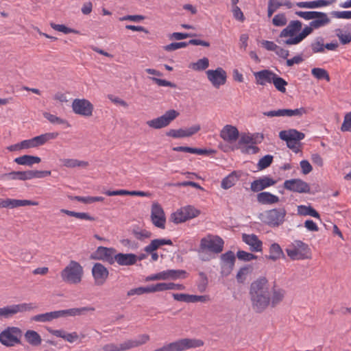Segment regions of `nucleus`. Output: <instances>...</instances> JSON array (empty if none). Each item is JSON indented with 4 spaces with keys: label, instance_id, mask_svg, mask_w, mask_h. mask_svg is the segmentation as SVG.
I'll list each match as a JSON object with an SVG mask.
<instances>
[{
    "label": "nucleus",
    "instance_id": "1",
    "mask_svg": "<svg viewBox=\"0 0 351 351\" xmlns=\"http://www.w3.org/2000/svg\"><path fill=\"white\" fill-rule=\"evenodd\" d=\"M271 289L265 277L253 281L250 287V296L252 308L257 313L264 311L270 304Z\"/></svg>",
    "mask_w": 351,
    "mask_h": 351
},
{
    "label": "nucleus",
    "instance_id": "2",
    "mask_svg": "<svg viewBox=\"0 0 351 351\" xmlns=\"http://www.w3.org/2000/svg\"><path fill=\"white\" fill-rule=\"evenodd\" d=\"M95 310V308L92 306H84L80 308L59 310L34 315L31 318V319L32 321L37 322H49L60 317L82 315L87 312L94 311Z\"/></svg>",
    "mask_w": 351,
    "mask_h": 351
},
{
    "label": "nucleus",
    "instance_id": "3",
    "mask_svg": "<svg viewBox=\"0 0 351 351\" xmlns=\"http://www.w3.org/2000/svg\"><path fill=\"white\" fill-rule=\"evenodd\" d=\"M83 274L84 269L82 266L75 261H71L60 272L62 281L70 285L80 283Z\"/></svg>",
    "mask_w": 351,
    "mask_h": 351
},
{
    "label": "nucleus",
    "instance_id": "4",
    "mask_svg": "<svg viewBox=\"0 0 351 351\" xmlns=\"http://www.w3.org/2000/svg\"><path fill=\"white\" fill-rule=\"evenodd\" d=\"M203 345L204 342L200 339L184 338L165 344L162 347L157 348L154 351H184L199 348Z\"/></svg>",
    "mask_w": 351,
    "mask_h": 351
},
{
    "label": "nucleus",
    "instance_id": "5",
    "mask_svg": "<svg viewBox=\"0 0 351 351\" xmlns=\"http://www.w3.org/2000/svg\"><path fill=\"white\" fill-rule=\"evenodd\" d=\"M287 256L291 260H305L310 258L311 251L308 245L300 240H295L286 249Z\"/></svg>",
    "mask_w": 351,
    "mask_h": 351
},
{
    "label": "nucleus",
    "instance_id": "6",
    "mask_svg": "<svg viewBox=\"0 0 351 351\" xmlns=\"http://www.w3.org/2000/svg\"><path fill=\"white\" fill-rule=\"evenodd\" d=\"M305 134L295 129L282 130L279 132V138L286 142L287 147L295 153L300 151V141L303 140Z\"/></svg>",
    "mask_w": 351,
    "mask_h": 351
},
{
    "label": "nucleus",
    "instance_id": "7",
    "mask_svg": "<svg viewBox=\"0 0 351 351\" xmlns=\"http://www.w3.org/2000/svg\"><path fill=\"white\" fill-rule=\"evenodd\" d=\"M302 27V23L300 21H299V20L291 21L288 23V25L286 26V27H285L280 32L277 42L279 44H282V45H287V46L297 45L298 44H289V43L288 44L286 43V41L296 36L301 31Z\"/></svg>",
    "mask_w": 351,
    "mask_h": 351
},
{
    "label": "nucleus",
    "instance_id": "8",
    "mask_svg": "<svg viewBox=\"0 0 351 351\" xmlns=\"http://www.w3.org/2000/svg\"><path fill=\"white\" fill-rule=\"evenodd\" d=\"M224 242L223 239L216 235L208 234L200 241L199 252L203 253L206 250L219 254L222 252Z\"/></svg>",
    "mask_w": 351,
    "mask_h": 351
},
{
    "label": "nucleus",
    "instance_id": "9",
    "mask_svg": "<svg viewBox=\"0 0 351 351\" xmlns=\"http://www.w3.org/2000/svg\"><path fill=\"white\" fill-rule=\"evenodd\" d=\"M22 331L18 327H8L0 333V342L7 347H12L21 343Z\"/></svg>",
    "mask_w": 351,
    "mask_h": 351
},
{
    "label": "nucleus",
    "instance_id": "10",
    "mask_svg": "<svg viewBox=\"0 0 351 351\" xmlns=\"http://www.w3.org/2000/svg\"><path fill=\"white\" fill-rule=\"evenodd\" d=\"M179 116V112L176 110H167L162 116L149 120L147 125L153 129H161L168 126L174 119Z\"/></svg>",
    "mask_w": 351,
    "mask_h": 351
},
{
    "label": "nucleus",
    "instance_id": "11",
    "mask_svg": "<svg viewBox=\"0 0 351 351\" xmlns=\"http://www.w3.org/2000/svg\"><path fill=\"white\" fill-rule=\"evenodd\" d=\"M287 211L284 208L269 210L265 213V222L271 227H278L282 224Z\"/></svg>",
    "mask_w": 351,
    "mask_h": 351
},
{
    "label": "nucleus",
    "instance_id": "12",
    "mask_svg": "<svg viewBox=\"0 0 351 351\" xmlns=\"http://www.w3.org/2000/svg\"><path fill=\"white\" fill-rule=\"evenodd\" d=\"M206 73L208 80L215 88H218L226 82L227 73L221 67H217L215 70H207Z\"/></svg>",
    "mask_w": 351,
    "mask_h": 351
},
{
    "label": "nucleus",
    "instance_id": "13",
    "mask_svg": "<svg viewBox=\"0 0 351 351\" xmlns=\"http://www.w3.org/2000/svg\"><path fill=\"white\" fill-rule=\"evenodd\" d=\"M72 109L77 114L90 117L93 114V106L87 99H75L72 103Z\"/></svg>",
    "mask_w": 351,
    "mask_h": 351
},
{
    "label": "nucleus",
    "instance_id": "14",
    "mask_svg": "<svg viewBox=\"0 0 351 351\" xmlns=\"http://www.w3.org/2000/svg\"><path fill=\"white\" fill-rule=\"evenodd\" d=\"M116 250L112 247L99 246L95 252L91 254V258L95 260H101L110 265L114 264V257H115Z\"/></svg>",
    "mask_w": 351,
    "mask_h": 351
},
{
    "label": "nucleus",
    "instance_id": "15",
    "mask_svg": "<svg viewBox=\"0 0 351 351\" xmlns=\"http://www.w3.org/2000/svg\"><path fill=\"white\" fill-rule=\"evenodd\" d=\"M151 219L156 227L162 229L165 228V215L162 206L158 202L153 203L152 206Z\"/></svg>",
    "mask_w": 351,
    "mask_h": 351
},
{
    "label": "nucleus",
    "instance_id": "16",
    "mask_svg": "<svg viewBox=\"0 0 351 351\" xmlns=\"http://www.w3.org/2000/svg\"><path fill=\"white\" fill-rule=\"evenodd\" d=\"M284 188L290 191L299 193L310 192L309 184L301 179L287 180L284 182Z\"/></svg>",
    "mask_w": 351,
    "mask_h": 351
},
{
    "label": "nucleus",
    "instance_id": "17",
    "mask_svg": "<svg viewBox=\"0 0 351 351\" xmlns=\"http://www.w3.org/2000/svg\"><path fill=\"white\" fill-rule=\"evenodd\" d=\"M91 271L95 285L97 286L103 285L106 282L109 276V271L108 269L99 263H96L94 264Z\"/></svg>",
    "mask_w": 351,
    "mask_h": 351
},
{
    "label": "nucleus",
    "instance_id": "18",
    "mask_svg": "<svg viewBox=\"0 0 351 351\" xmlns=\"http://www.w3.org/2000/svg\"><path fill=\"white\" fill-rule=\"evenodd\" d=\"M235 262V255L232 251H228L221 256V274L228 276L232 272Z\"/></svg>",
    "mask_w": 351,
    "mask_h": 351
},
{
    "label": "nucleus",
    "instance_id": "19",
    "mask_svg": "<svg viewBox=\"0 0 351 351\" xmlns=\"http://www.w3.org/2000/svg\"><path fill=\"white\" fill-rule=\"evenodd\" d=\"M173 244L171 239H156L151 241V243L145 247L144 251L147 254H150L152 261H156L158 259V254L156 250L160 246L164 245H171Z\"/></svg>",
    "mask_w": 351,
    "mask_h": 351
},
{
    "label": "nucleus",
    "instance_id": "20",
    "mask_svg": "<svg viewBox=\"0 0 351 351\" xmlns=\"http://www.w3.org/2000/svg\"><path fill=\"white\" fill-rule=\"evenodd\" d=\"M200 129V125L197 124L189 128L171 129L166 133V135L174 138L189 137L199 132Z\"/></svg>",
    "mask_w": 351,
    "mask_h": 351
},
{
    "label": "nucleus",
    "instance_id": "21",
    "mask_svg": "<svg viewBox=\"0 0 351 351\" xmlns=\"http://www.w3.org/2000/svg\"><path fill=\"white\" fill-rule=\"evenodd\" d=\"M276 181L269 176H263L251 183L250 189L253 192H259L274 185Z\"/></svg>",
    "mask_w": 351,
    "mask_h": 351
},
{
    "label": "nucleus",
    "instance_id": "22",
    "mask_svg": "<svg viewBox=\"0 0 351 351\" xmlns=\"http://www.w3.org/2000/svg\"><path fill=\"white\" fill-rule=\"evenodd\" d=\"M117 263L120 266H130L136 263L137 256L134 254H123L118 253L115 254L114 257V263Z\"/></svg>",
    "mask_w": 351,
    "mask_h": 351
},
{
    "label": "nucleus",
    "instance_id": "23",
    "mask_svg": "<svg viewBox=\"0 0 351 351\" xmlns=\"http://www.w3.org/2000/svg\"><path fill=\"white\" fill-rule=\"evenodd\" d=\"M286 295V291L278 286L274 285L270 292V304L272 308L281 303Z\"/></svg>",
    "mask_w": 351,
    "mask_h": 351
},
{
    "label": "nucleus",
    "instance_id": "24",
    "mask_svg": "<svg viewBox=\"0 0 351 351\" xmlns=\"http://www.w3.org/2000/svg\"><path fill=\"white\" fill-rule=\"evenodd\" d=\"M275 73L269 69H263L254 73L256 84L265 86L267 83L271 84Z\"/></svg>",
    "mask_w": 351,
    "mask_h": 351
},
{
    "label": "nucleus",
    "instance_id": "25",
    "mask_svg": "<svg viewBox=\"0 0 351 351\" xmlns=\"http://www.w3.org/2000/svg\"><path fill=\"white\" fill-rule=\"evenodd\" d=\"M239 131L237 128L231 125H226L223 128L220 132V136L227 142H234L239 138Z\"/></svg>",
    "mask_w": 351,
    "mask_h": 351
},
{
    "label": "nucleus",
    "instance_id": "26",
    "mask_svg": "<svg viewBox=\"0 0 351 351\" xmlns=\"http://www.w3.org/2000/svg\"><path fill=\"white\" fill-rule=\"evenodd\" d=\"M243 241L250 247L252 252H261L263 242L256 234H243L242 236Z\"/></svg>",
    "mask_w": 351,
    "mask_h": 351
},
{
    "label": "nucleus",
    "instance_id": "27",
    "mask_svg": "<svg viewBox=\"0 0 351 351\" xmlns=\"http://www.w3.org/2000/svg\"><path fill=\"white\" fill-rule=\"evenodd\" d=\"M314 19L310 22L311 26H313L316 29L328 25L330 23V19L328 14L322 12H315Z\"/></svg>",
    "mask_w": 351,
    "mask_h": 351
},
{
    "label": "nucleus",
    "instance_id": "28",
    "mask_svg": "<svg viewBox=\"0 0 351 351\" xmlns=\"http://www.w3.org/2000/svg\"><path fill=\"white\" fill-rule=\"evenodd\" d=\"M47 331L50 334L57 337L62 338L63 339L71 343L76 341L79 338V336L76 332L67 333L64 330H54L51 328H47Z\"/></svg>",
    "mask_w": 351,
    "mask_h": 351
},
{
    "label": "nucleus",
    "instance_id": "29",
    "mask_svg": "<svg viewBox=\"0 0 351 351\" xmlns=\"http://www.w3.org/2000/svg\"><path fill=\"white\" fill-rule=\"evenodd\" d=\"M314 29H316L313 26H311V23H309L308 25H306L303 29L302 28L301 31L296 36L287 40L286 43L288 44H300L310 35Z\"/></svg>",
    "mask_w": 351,
    "mask_h": 351
},
{
    "label": "nucleus",
    "instance_id": "30",
    "mask_svg": "<svg viewBox=\"0 0 351 351\" xmlns=\"http://www.w3.org/2000/svg\"><path fill=\"white\" fill-rule=\"evenodd\" d=\"M256 199L258 203L265 205H271L279 202V197L269 192H261L257 194Z\"/></svg>",
    "mask_w": 351,
    "mask_h": 351
},
{
    "label": "nucleus",
    "instance_id": "31",
    "mask_svg": "<svg viewBox=\"0 0 351 351\" xmlns=\"http://www.w3.org/2000/svg\"><path fill=\"white\" fill-rule=\"evenodd\" d=\"M162 280L185 278L186 272L182 269H167L161 271Z\"/></svg>",
    "mask_w": 351,
    "mask_h": 351
},
{
    "label": "nucleus",
    "instance_id": "32",
    "mask_svg": "<svg viewBox=\"0 0 351 351\" xmlns=\"http://www.w3.org/2000/svg\"><path fill=\"white\" fill-rule=\"evenodd\" d=\"M153 289L154 293L167 290H184L185 287L182 284H175L173 282H160L153 285Z\"/></svg>",
    "mask_w": 351,
    "mask_h": 351
},
{
    "label": "nucleus",
    "instance_id": "33",
    "mask_svg": "<svg viewBox=\"0 0 351 351\" xmlns=\"http://www.w3.org/2000/svg\"><path fill=\"white\" fill-rule=\"evenodd\" d=\"M14 161L20 165L32 166L34 164L40 162L41 159L38 156L31 155H23L22 156L16 158Z\"/></svg>",
    "mask_w": 351,
    "mask_h": 351
},
{
    "label": "nucleus",
    "instance_id": "34",
    "mask_svg": "<svg viewBox=\"0 0 351 351\" xmlns=\"http://www.w3.org/2000/svg\"><path fill=\"white\" fill-rule=\"evenodd\" d=\"M60 162L63 167L67 168L86 167L88 162L84 160H80L75 158H60Z\"/></svg>",
    "mask_w": 351,
    "mask_h": 351
},
{
    "label": "nucleus",
    "instance_id": "35",
    "mask_svg": "<svg viewBox=\"0 0 351 351\" xmlns=\"http://www.w3.org/2000/svg\"><path fill=\"white\" fill-rule=\"evenodd\" d=\"M24 337L27 342L32 346H38L41 344V337L35 330H27L24 335Z\"/></svg>",
    "mask_w": 351,
    "mask_h": 351
},
{
    "label": "nucleus",
    "instance_id": "36",
    "mask_svg": "<svg viewBox=\"0 0 351 351\" xmlns=\"http://www.w3.org/2000/svg\"><path fill=\"white\" fill-rule=\"evenodd\" d=\"M58 132H47L34 137V145L36 147L45 144L50 140L55 139L58 136Z\"/></svg>",
    "mask_w": 351,
    "mask_h": 351
},
{
    "label": "nucleus",
    "instance_id": "37",
    "mask_svg": "<svg viewBox=\"0 0 351 351\" xmlns=\"http://www.w3.org/2000/svg\"><path fill=\"white\" fill-rule=\"evenodd\" d=\"M8 208H14L20 206H36L38 204L37 202H33L27 199H16L7 198Z\"/></svg>",
    "mask_w": 351,
    "mask_h": 351
},
{
    "label": "nucleus",
    "instance_id": "38",
    "mask_svg": "<svg viewBox=\"0 0 351 351\" xmlns=\"http://www.w3.org/2000/svg\"><path fill=\"white\" fill-rule=\"evenodd\" d=\"M268 258L274 261L285 258L284 252L279 244L274 243L270 245Z\"/></svg>",
    "mask_w": 351,
    "mask_h": 351
},
{
    "label": "nucleus",
    "instance_id": "39",
    "mask_svg": "<svg viewBox=\"0 0 351 351\" xmlns=\"http://www.w3.org/2000/svg\"><path fill=\"white\" fill-rule=\"evenodd\" d=\"M239 180V176L236 172H232L225 177L221 182V186L223 189H228L236 184Z\"/></svg>",
    "mask_w": 351,
    "mask_h": 351
},
{
    "label": "nucleus",
    "instance_id": "40",
    "mask_svg": "<svg viewBox=\"0 0 351 351\" xmlns=\"http://www.w3.org/2000/svg\"><path fill=\"white\" fill-rule=\"evenodd\" d=\"M298 214L302 216H311L317 219L320 218L319 214L311 206H298Z\"/></svg>",
    "mask_w": 351,
    "mask_h": 351
},
{
    "label": "nucleus",
    "instance_id": "41",
    "mask_svg": "<svg viewBox=\"0 0 351 351\" xmlns=\"http://www.w3.org/2000/svg\"><path fill=\"white\" fill-rule=\"evenodd\" d=\"M29 170L25 171H12L5 173L3 177L8 180H29Z\"/></svg>",
    "mask_w": 351,
    "mask_h": 351
},
{
    "label": "nucleus",
    "instance_id": "42",
    "mask_svg": "<svg viewBox=\"0 0 351 351\" xmlns=\"http://www.w3.org/2000/svg\"><path fill=\"white\" fill-rule=\"evenodd\" d=\"M312 53L324 52V39L322 36L316 37L310 44Z\"/></svg>",
    "mask_w": 351,
    "mask_h": 351
},
{
    "label": "nucleus",
    "instance_id": "43",
    "mask_svg": "<svg viewBox=\"0 0 351 351\" xmlns=\"http://www.w3.org/2000/svg\"><path fill=\"white\" fill-rule=\"evenodd\" d=\"M307 111L304 108L292 109H281L282 117H298L306 114Z\"/></svg>",
    "mask_w": 351,
    "mask_h": 351
},
{
    "label": "nucleus",
    "instance_id": "44",
    "mask_svg": "<svg viewBox=\"0 0 351 351\" xmlns=\"http://www.w3.org/2000/svg\"><path fill=\"white\" fill-rule=\"evenodd\" d=\"M154 293L153 285L147 287H139L137 288L132 289L127 293L128 296H132L134 295H141L144 293Z\"/></svg>",
    "mask_w": 351,
    "mask_h": 351
},
{
    "label": "nucleus",
    "instance_id": "45",
    "mask_svg": "<svg viewBox=\"0 0 351 351\" xmlns=\"http://www.w3.org/2000/svg\"><path fill=\"white\" fill-rule=\"evenodd\" d=\"M16 313H24L27 311H31L38 307L36 303L29 302V303H21L18 304H14Z\"/></svg>",
    "mask_w": 351,
    "mask_h": 351
},
{
    "label": "nucleus",
    "instance_id": "46",
    "mask_svg": "<svg viewBox=\"0 0 351 351\" xmlns=\"http://www.w3.org/2000/svg\"><path fill=\"white\" fill-rule=\"evenodd\" d=\"M271 83L274 84L275 88L281 93L286 92L285 86L287 85V82L281 77L278 76L276 73L274 74Z\"/></svg>",
    "mask_w": 351,
    "mask_h": 351
},
{
    "label": "nucleus",
    "instance_id": "47",
    "mask_svg": "<svg viewBox=\"0 0 351 351\" xmlns=\"http://www.w3.org/2000/svg\"><path fill=\"white\" fill-rule=\"evenodd\" d=\"M209 66V60L207 58L198 60L196 62L192 63L190 67L195 71H204Z\"/></svg>",
    "mask_w": 351,
    "mask_h": 351
},
{
    "label": "nucleus",
    "instance_id": "48",
    "mask_svg": "<svg viewBox=\"0 0 351 351\" xmlns=\"http://www.w3.org/2000/svg\"><path fill=\"white\" fill-rule=\"evenodd\" d=\"M288 20L285 13H278L272 19V24L276 27H283L287 24Z\"/></svg>",
    "mask_w": 351,
    "mask_h": 351
},
{
    "label": "nucleus",
    "instance_id": "49",
    "mask_svg": "<svg viewBox=\"0 0 351 351\" xmlns=\"http://www.w3.org/2000/svg\"><path fill=\"white\" fill-rule=\"evenodd\" d=\"M72 199H75L78 202H83L84 204H91L95 202H103L104 200V197L98 196V197H82V196H75L71 198Z\"/></svg>",
    "mask_w": 351,
    "mask_h": 351
},
{
    "label": "nucleus",
    "instance_id": "50",
    "mask_svg": "<svg viewBox=\"0 0 351 351\" xmlns=\"http://www.w3.org/2000/svg\"><path fill=\"white\" fill-rule=\"evenodd\" d=\"M16 314L14 304L0 308V317L3 318L8 319Z\"/></svg>",
    "mask_w": 351,
    "mask_h": 351
},
{
    "label": "nucleus",
    "instance_id": "51",
    "mask_svg": "<svg viewBox=\"0 0 351 351\" xmlns=\"http://www.w3.org/2000/svg\"><path fill=\"white\" fill-rule=\"evenodd\" d=\"M312 75L318 80L326 79L328 82L330 81V77L328 72L321 68H313L311 70Z\"/></svg>",
    "mask_w": 351,
    "mask_h": 351
},
{
    "label": "nucleus",
    "instance_id": "52",
    "mask_svg": "<svg viewBox=\"0 0 351 351\" xmlns=\"http://www.w3.org/2000/svg\"><path fill=\"white\" fill-rule=\"evenodd\" d=\"M171 219L175 223H180L188 220L182 208L171 215Z\"/></svg>",
    "mask_w": 351,
    "mask_h": 351
},
{
    "label": "nucleus",
    "instance_id": "53",
    "mask_svg": "<svg viewBox=\"0 0 351 351\" xmlns=\"http://www.w3.org/2000/svg\"><path fill=\"white\" fill-rule=\"evenodd\" d=\"M335 34L341 44L346 45L351 42V34L350 32L343 33L341 29H335Z\"/></svg>",
    "mask_w": 351,
    "mask_h": 351
},
{
    "label": "nucleus",
    "instance_id": "54",
    "mask_svg": "<svg viewBox=\"0 0 351 351\" xmlns=\"http://www.w3.org/2000/svg\"><path fill=\"white\" fill-rule=\"evenodd\" d=\"M50 26L54 30L62 32L66 34H70V33H74V34L78 33V32L77 30L72 29V28L67 27L64 25H62V24L60 25V24H56L54 23H51Z\"/></svg>",
    "mask_w": 351,
    "mask_h": 351
},
{
    "label": "nucleus",
    "instance_id": "55",
    "mask_svg": "<svg viewBox=\"0 0 351 351\" xmlns=\"http://www.w3.org/2000/svg\"><path fill=\"white\" fill-rule=\"evenodd\" d=\"M182 209L188 219L196 217L199 214V211L192 206H186L182 207Z\"/></svg>",
    "mask_w": 351,
    "mask_h": 351
},
{
    "label": "nucleus",
    "instance_id": "56",
    "mask_svg": "<svg viewBox=\"0 0 351 351\" xmlns=\"http://www.w3.org/2000/svg\"><path fill=\"white\" fill-rule=\"evenodd\" d=\"M250 267L248 266L243 267L239 269L236 276L238 282L243 283L247 278V275L250 274Z\"/></svg>",
    "mask_w": 351,
    "mask_h": 351
},
{
    "label": "nucleus",
    "instance_id": "57",
    "mask_svg": "<svg viewBox=\"0 0 351 351\" xmlns=\"http://www.w3.org/2000/svg\"><path fill=\"white\" fill-rule=\"evenodd\" d=\"M273 161V156L271 155H266L261 158L258 162V169L259 170L264 169L268 167Z\"/></svg>",
    "mask_w": 351,
    "mask_h": 351
},
{
    "label": "nucleus",
    "instance_id": "58",
    "mask_svg": "<svg viewBox=\"0 0 351 351\" xmlns=\"http://www.w3.org/2000/svg\"><path fill=\"white\" fill-rule=\"evenodd\" d=\"M188 45L189 42L171 43L167 45L164 46L163 48L167 51H172L180 48H184L188 46Z\"/></svg>",
    "mask_w": 351,
    "mask_h": 351
},
{
    "label": "nucleus",
    "instance_id": "59",
    "mask_svg": "<svg viewBox=\"0 0 351 351\" xmlns=\"http://www.w3.org/2000/svg\"><path fill=\"white\" fill-rule=\"evenodd\" d=\"M199 276L200 277L201 281L197 285V289H198L199 291H200L201 293H203L206 291V289L207 288L208 280L207 276L204 272L200 271L199 273Z\"/></svg>",
    "mask_w": 351,
    "mask_h": 351
},
{
    "label": "nucleus",
    "instance_id": "60",
    "mask_svg": "<svg viewBox=\"0 0 351 351\" xmlns=\"http://www.w3.org/2000/svg\"><path fill=\"white\" fill-rule=\"evenodd\" d=\"M132 233L136 239L141 241L149 238L152 235V233L146 230H133Z\"/></svg>",
    "mask_w": 351,
    "mask_h": 351
},
{
    "label": "nucleus",
    "instance_id": "61",
    "mask_svg": "<svg viewBox=\"0 0 351 351\" xmlns=\"http://www.w3.org/2000/svg\"><path fill=\"white\" fill-rule=\"evenodd\" d=\"M237 256L239 260L244 261H250L256 258V256L243 250H239Z\"/></svg>",
    "mask_w": 351,
    "mask_h": 351
},
{
    "label": "nucleus",
    "instance_id": "62",
    "mask_svg": "<svg viewBox=\"0 0 351 351\" xmlns=\"http://www.w3.org/2000/svg\"><path fill=\"white\" fill-rule=\"evenodd\" d=\"M43 116L51 123L64 124L66 123L65 120L49 112H45Z\"/></svg>",
    "mask_w": 351,
    "mask_h": 351
},
{
    "label": "nucleus",
    "instance_id": "63",
    "mask_svg": "<svg viewBox=\"0 0 351 351\" xmlns=\"http://www.w3.org/2000/svg\"><path fill=\"white\" fill-rule=\"evenodd\" d=\"M331 15L336 19H351V10L332 11Z\"/></svg>",
    "mask_w": 351,
    "mask_h": 351
},
{
    "label": "nucleus",
    "instance_id": "64",
    "mask_svg": "<svg viewBox=\"0 0 351 351\" xmlns=\"http://www.w3.org/2000/svg\"><path fill=\"white\" fill-rule=\"evenodd\" d=\"M341 130L343 132H347L351 130V112H348L345 115Z\"/></svg>",
    "mask_w": 351,
    "mask_h": 351
}]
</instances>
